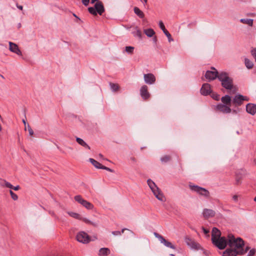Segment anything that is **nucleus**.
Listing matches in <instances>:
<instances>
[{"mask_svg":"<svg viewBox=\"0 0 256 256\" xmlns=\"http://www.w3.org/2000/svg\"><path fill=\"white\" fill-rule=\"evenodd\" d=\"M98 0H91V2H92V4H94V3L96 2H98Z\"/></svg>","mask_w":256,"mask_h":256,"instance_id":"52","label":"nucleus"},{"mask_svg":"<svg viewBox=\"0 0 256 256\" xmlns=\"http://www.w3.org/2000/svg\"><path fill=\"white\" fill-rule=\"evenodd\" d=\"M236 134H240L239 132H238V131H237V132H236Z\"/></svg>","mask_w":256,"mask_h":256,"instance_id":"62","label":"nucleus"},{"mask_svg":"<svg viewBox=\"0 0 256 256\" xmlns=\"http://www.w3.org/2000/svg\"><path fill=\"white\" fill-rule=\"evenodd\" d=\"M144 82L148 84H152L156 82L155 76L151 73L144 74Z\"/></svg>","mask_w":256,"mask_h":256,"instance_id":"12","label":"nucleus"},{"mask_svg":"<svg viewBox=\"0 0 256 256\" xmlns=\"http://www.w3.org/2000/svg\"><path fill=\"white\" fill-rule=\"evenodd\" d=\"M144 2L145 4H146L147 2V0H144Z\"/></svg>","mask_w":256,"mask_h":256,"instance_id":"59","label":"nucleus"},{"mask_svg":"<svg viewBox=\"0 0 256 256\" xmlns=\"http://www.w3.org/2000/svg\"><path fill=\"white\" fill-rule=\"evenodd\" d=\"M124 230H127L128 232V234L130 236H134V232L127 228H123L121 231H114L112 232V234L114 236H120L122 234L124 233Z\"/></svg>","mask_w":256,"mask_h":256,"instance_id":"22","label":"nucleus"},{"mask_svg":"<svg viewBox=\"0 0 256 256\" xmlns=\"http://www.w3.org/2000/svg\"><path fill=\"white\" fill-rule=\"evenodd\" d=\"M158 25L161 30L163 31L164 33L167 36L168 39V41H172L173 39L171 38L170 34L168 32L166 29L165 26H164V23L162 21H160L158 23Z\"/></svg>","mask_w":256,"mask_h":256,"instance_id":"18","label":"nucleus"},{"mask_svg":"<svg viewBox=\"0 0 256 256\" xmlns=\"http://www.w3.org/2000/svg\"><path fill=\"white\" fill-rule=\"evenodd\" d=\"M242 179V176L241 174H236L235 178L236 184L239 185L241 184Z\"/></svg>","mask_w":256,"mask_h":256,"instance_id":"32","label":"nucleus"},{"mask_svg":"<svg viewBox=\"0 0 256 256\" xmlns=\"http://www.w3.org/2000/svg\"><path fill=\"white\" fill-rule=\"evenodd\" d=\"M21 26V24H18V27L20 28Z\"/></svg>","mask_w":256,"mask_h":256,"instance_id":"60","label":"nucleus"},{"mask_svg":"<svg viewBox=\"0 0 256 256\" xmlns=\"http://www.w3.org/2000/svg\"><path fill=\"white\" fill-rule=\"evenodd\" d=\"M97 158H102V159H103V160H108V158H103V156L100 154H98V157Z\"/></svg>","mask_w":256,"mask_h":256,"instance_id":"46","label":"nucleus"},{"mask_svg":"<svg viewBox=\"0 0 256 256\" xmlns=\"http://www.w3.org/2000/svg\"><path fill=\"white\" fill-rule=\"evenodd\" d=\"M232 200L235 202H238V196L237 195H234L232 196Z\"/></svg>","mask_w":256,"mask_h":256,"instance_id":"45","label":"nucleus"},{"mask_svg":"<svg viewBox=\"0 0 256 256\" xmlns=\"http://www.w3.org/2000/svg\"><path fill=\"white\" fill-rule=\"evenodd\" d=\"M74 200L84 207L88 210H92L94 208V205L90 202L84 200L80 195H77L74 198Z\"/></svg>","mask_w":256,"mask_h":256,"instance_id":"7","label":"nucleus"},{"mask_svg":"<svg viewBox=\"0 0 256 256\" xmlns=\"http://www.w3.org/2000/svg\"><path fill=\"white\" fill-rule=\"evenodd\" d=\"M171 158L168 156H165L163 158H161L160 160H170Z\"/></svg>","mask_w":256,"mask_h":256,"instance_id":"44","label":"nucleus"},{"mask_svg":"<svg viewBox=\"0 0 256 256\" xmlns=\"http://www.w3.org/2000/svg\"><path fill=\"white\" fill-rule=\"evenodd\" d=\"M251 54L254 56L256 61V48L251 50Z\"/></svg>","mask_w":256,"mask_h":256,"instance_id":"41","label":"nucleus"},{"mask_svg":"<svg viewBox=\"0 0 256 256\" xmlns=\"http://www.w3.org/2000/svg\"><path fill=\"white\" fill-rule=\"evenodd\" d=\"M232 112H233L234 113V114H236V112H236V110H232Z\"/></svg>","mask_w":256,"mask_h":256,"instance_id":"54","label":"nucleus"},{"mask_svg":"<svg viewBox=\"0 0 256 256\" xmlns=\"http://www.w3.org/2000/svg\"><path fill=\"white\" fill-rule=\"evenodd\" d=\"M153 41H154V42H155V43L156 42V41H157V38H156V36H155V37H154V38H153Z\"/></svg>","mask_w":256,"mask_h":256,"instance_id":"51","label":"nucleus"},{"mask_svg":"<svg viewBox=\"0 0 256 256\" xmlns=\"http://www.w3.org/2000/svg\"><path fill=\"white\" fill-rule=\"evenodd\" d=\"M202 230L204 232V234L206 235H207L208 236H209V230H207L206 228H204V227H202Z\"/></svg>","mask_w":256,"mask_h":256,"instance_id":"42","label":"nucleus"},{"mask_svg":"<svg viewBox=\"0 0 256 256\" xmlns=\"http://www.w3.org/2000/svg\"><path fill=\"white\" fill-rule=\"evenodd\" d=\"M90 162L96 168L104 169L110 172H113L112 169L102 165L98 161H90Z\"/></svg>","mask_w":256,"mask_h":256,"instance_id":"17","label":"nucleus"},{"mask_svg":"<svg viewBox=\"0 0 256 256\" xmlns=\"http://www.w3.org/2000/svg\"><path fill=\"white\" fill-rule=\"evenodd\" d=\"M134 30L132 32L134 36L138 37L139 38H142V32L140 30L138 29V26H136L134 28Z\"/></svg>","mask_w":256,"mask_h":256,"instance_id":"26","label":"nucleus"},{"mask_svg":"<svg viewBox=\"0 0 256 256\" xmlns=\"http://www.w3.org/2000/svg\"><path fill=\"white\" fill-rule=\"evenodd\" d=\"M110 251L108 248H102L100 249L98 252L99 256H107L110 254Z\"/></svg>","mask_w":256,"mask_h":256,"instance_id":"23","label":"nucleus"},{"mask_svg":"<svg viewBox=\"0 0 256 256\" xmlns=\"http://www.w3.org/2000/svg\"><path fill=\"white\" fill-rule=\"evenodd\" d=\"M88 160H94L92 158H90Z\"/></svg>","mask_w":256,"mask_h":256,"instance_id":"58","label":"nucleus"},{"mask_svg":"<svg viewBox=\"0 0 256 256\" xmlns=\"http://www.w3.org/2000/svg\"><path fill=\"white\" fill-rule=\"evenodd\" d=\"M20 189V186L18 185V186H14V190H19Z\"/></svg>","mask_w":256,"mask_h":256,"instance_id":"47","label":"nucleus"},{"mask_svg":"<svg viewBox=\"0 0 256 256\" xmlns=\"http://www.w3.org/2000/svg\"><path fill=\"white\" fill-rule=\"evenodd\" d=\"M9 186H8L7 187L8 188H10L14 190V186L10 183L9 184Z\"/></svg>","mask_w":256,"mask_h":256,"instance_id":"50","label":"nucleus"},{"mask_svg":"<svg viewBox=\"0 0 256 256\" xmlns=\"http://www.w3.org/2000/svg\"><path fill=\"white\" fill-rule=\"evenodd\" d=\"M22 122L25 126L24 130H26V121L24 120H22Z\"/></svg>","mask_w":256,"mask_h":256,"instance_id":"49","label":"nucleus"},{"mask_svg":"<svg viewBox=\"0 0 256 256\" xmlns=\"http://www.w3.org/2000/svg\"><path fill=\"white\" fill-rule=\"evenodd\" d=\"M240 21L244 23L248 24L250 26H252L253 24V20L248 18H242Z\"/></svg>","mask_w":256,"mask_h":256,"instance_id":"31","label":"nucleus"},{"mask_svg":"<svg viewBox=\"0 0 256 256\" xmlns=\"http://www.w3.org/2000/svg\"><path fill=\"white\" fill-rule=\"evenodd\" d=\"M10 194L12 198L14 200H16L18 199V196L16 194H14L12 190H10Z\"/></svg>","mask_w":256,"mask_h":256,"instance_id":"38","label":"nucleus"},{"mask_svg":"<svg viewBox=\"0 0 256 256\" xmlns=\"http://www.w3.org/2000/svg\"><path fill=\"white\" fill-rule=\"evenodd\" d=\"M76 141L77 142L78 144H80L82 146L88 149L90 148V146L86 144V143L82 139L80 138H76Z\"/></svg>","mask_w":256,"mask_h":256,"instance_id":"28","label":"nucleus"},{"mask_svg":"<svg viewBox=\"0 0 256 256\" xmlns=\"http://www.w3.org/2000/svg\"><path fill=\"white\" fill-rule=\"evenodd\" d=\"M26 128H28L29 134L30 136H32L34 134V131L28 124Z\"/></svg>","mask_w":256,"mask_h":256,"instance_id":"40","label":"nucleus"},{"mask_svg":"<svg viewBox=\"0 0 256 256\" xmlns=\"http://www.w3.org/2000/svg\"><path fill=\"white\" fill-rule=\"evenodd\" d=\"M140 94L141 96L144 100H146L150 96V94L148 90V86L146 85H144L141 87L140 89Z\"/></svg>","mask_w":256,"mask_h":256,"instance_id":"14","label":"nucleus"},{"mask_svg":"<svg viewBox=\"0 0 256 256\" xmlns=\"http://www.w3.org/2000/svg\"><path fill=\"white\" fill-rule=\"evenodd\" d=\"M202 214L205 218H208L214 216L215 212L211 209L204 208L203 210Z\"/></svg>","mask_w":256,"mask_h":256,"instance_id":"20","label":"nucleus"},{"mask_svg":"<svg viewBox=\"0 0 256 256\" xmlns=\"http://www.w3.org/2000/svg\"><path fill=\"white\" fill-rule=\"evenodd\" d=\"M16 7L18 8L19 10H22V8H23V7L22 6H20L18 5V4H16Z\"/></svg>","mask_w":256,"mask_h":256,"instance_id":"48","label":"nucleus"},{"mask_svg":"<svg viewBox=\"0 0 256 256\" xmlns=\"http://www.w3.org/2000/svg\"><path fill=\"white\" fill-rule=\"evenodd\" d=\"M170 256H174V254H170Z\"/></svg>","mask_w":256,"mask_h":256,"instance_id":"61","label":"nucleus"},{"mask_svg":"<svg viewBox=\"0 0 256 256\" xmlns=\"http://www.w3.org/2000/svg\"><path fill=\"white\" fill-rule=\"evenodd\" d=\"M184 242L191 249L198 250L202 248L200 245L189 237L186 236L184 238Z\"/></svg>","mask_w":256,"mask_h":256,"instance_id":"10","label":"nucleus"},{"mask_svg":"<svg viewBox=\"0 0 256 256\" xmlns=\"http://www.w3.org/2000/svg\"><path fill=\"white\" fill-rule=\"evenodd\" d=\"M210 96L213 99L216 100H218L220 98V95L216 93H212Z\"/></svg>","mask_w":256,"mask_h":256,"instance_id":"39","label":"nucleus"},{"mask_svg":"<svg viewBox=\"0 0 256 256\" xmlns=\"http://www.w3.org/2000/svg\"><path fill=\"white\" fill-rule=\"evenodd\" d=\"M80 220H82L85 223H86L87 224H91V225H92V226H98V222H92V220H88L87 218H81Z\"/></svg>","mask_w":256,"mask_h":256,"instance_id":"25","label":"nucleus"},{"mask_svg":"<svg viewBox=\"0 0 256 256\" xmlns=\"http://www.w3.org/2000/svg\"><path fill=\"white\" fill-rule=\"evenodd\" d=\"M254 201L256 202V196L254 197Z\"/></svg>","mask_w":256,"mask_h":256,"instance_id":"57","label":"nucleus"},{"mask_svg":"<svg viewBox=\"0 0 256 256\" xmlns=\"http://www.w3.org/2000/svg\"><path fill=\"white\" fill-rule=\"evenodd\" d=\"M212 244L219 250L224 249V236H221V232L216 228H214L212 232Z\"/></svg>","mask_w":256,"mask_h":256,"instance_id":"3","label":"nucleus"},{"mask_svg":"<svg viewBox=\"0 0 256 256\" xmlns=\"http://www.w3.org/2000/svg\"><path fill=\"white\" fill-rule=\"evenodd\" d=\"M244 246V241L240 237H235L231 233L228 234L225 238V256H236L243 255L250 249L249 246Z\"/></svg>","mask_w":256,"mask_h":256,"instance_id":"1","label":"nucleus"},{"mask_svg":"<svg viewBox=\"0 0 256 256\" xmlns=\"http://www.w3.org/2000/svg\"><path fill=\"white\" fill-rule=\"evenodd\" d=\"M248 100V97L240 94L236 95L232 100L230 96L225 95V113H230L232 111L230 106H234L236 107L240 106L243 101Z\"/></svg>","mask_w":256,"mask_h":256,"instance_id":"2","label":"nucleus"},{"mask_svg":"<svg viewBox=\"0 0 256 256\" xmlns=\"http://www.w3.org/2000/svg\"><path fill=\"white\" fill-rule=\"evenodd\" d=\"M144 34L148 37H152L154 34L155 32L152 28H148L144 30Z\"/></svg>","mask_w":256,"mask_h":256,"instance_id":"29","label":"nucleus"},{"mask_svg":"<svg viewBox=\"0 0 256 256\" xmlns=\"http://www.w3.org/2000/svg\"><path fill=\"white\" fill-rule=\"evenodd\" d=\"M220 254H222V256H224V252H220Z\"/></svg>","mask_w":256,"mask_h":256,"instance_id":"53","label":"nucleus"},{"mask_svg":"<svg viewBox=\"0 0 256 256\" xmlns=\"http://www.w3.org/2000/svg\"><path fill=\"white\" fill-rule=\"evenodd\" d=\"M156 198L161 202H164L165 198L159 188L152 192Z\"/></svg>","mask_w":256,"mask_h":256,"instance_id":"19","label":"nucleus"},{"mask_svg":"<svg viewBox=\"0 0 256 256\" xmlns=\"http://www.w3.org/2000/svg\"><path fill=\"white\" fill-rule=\"evenodd\" d=\"M88 12L96 16L97 14L102 15L104 12V8L103 4L101 2H98L94 4V7H90L88 8Z\"/></svg>","mask_w":256,"mask_h":256,"instance_id":"5","label":"nucleus"},{"mask_svg":"<svg viewBox=\"0 0 256 256\" xmlns=\"http://www.w3.org/2000/svg\"><path fill=\"white\" fill-rule=\"evenodd\" d=\"M213 70H207L205 74L206 78L208 80L211 81L218 78V80L221 82L222 86L224 87V74L222 73L220 75H218V71L215 68L212 67Z\"/></svg>","mask_w":256,"mask_h":256,"instance_id":"4","label":"nucleus"},{"mask_svg":"<svg viewBox=\"0 0 256 256\" xmlns=\"http://www.w3.org/2000/svg\"><path fill=\"white\" fill-rule=\"evenodd\" d=\"M244 64L246 67L248 69L252 68L254 66L252 62L247 58L244 59Z\"/></svg>","mask_w":256,"mask_h":256,"instance_id":"30","label":"nucleus"},{"mask_svg":"<svg viewBox=\"0 0 256 256\" xmlns=\"http://www.w3.org/2000/svg\"><path fill=\"white\" fill-rule=\"evenodd\" d=\"M210 85L208 83L202 84L200 89V93L203 96H208L211 93Z\"/></svg>","mask_w":256,"mask_h":256,"instance_id":"13","label":"nucleus"},{"mask_svg":"<svg viewBox=\"0 0 256 256\" xmlns=\"http://www.w3.org/2000/svg\"><path fill=\"white\" fill-rule=\"evenodd\" d=\"M90 2V0H82V2L84 5L87 6Z\"/></svg>","mask_w":256,"mask_h":256,"instance_id":"43","label":"nucleus"},{"mask_svg":"<svg viewBox=\"0 0 256 256\" xmlns=\"http://www.w3.org/2000/svg\"><path fill=\"white\" fill-rule=\"evenodd\" d=\"M220 99L222 104H218L214 108V110L217 112H224V96H222Z\"/></svg>","mask_w":256,"mask_h":256,"instance_id":"21","label":"nucleus"},{"mask_svg":"<svg viewBox=\"0 0 256 256\" xmlns=\"http://www.w3.org/2000/svg\"><path fill=\"white\" fill-rule=\"evenodd\" d=\"M0 76L1 78H4V76L2 74H0Z\"/></svg>","mask_w":256,"mask_h":256,"instance_id":"55","label":"nucleus"},{"mask_svg":"<svg viewBox=\"0 0 256 256\" xmlns=\"http://www.w3.org/2000/svg\"><path fill=\"white\" fill-rule=\"evenodd\" d=\"M9 45H10V50L11 52H12L19 56H21L22 54V52L19 49L17 44H14L12 42H9Z\"/></svg>","mask_w":256,"mask_h":256,"instance_id":"16","label":"nucleus"},{"mask_svg":"<svg viewBox=\"0 0 256 256\" xmlns=\"http://www.w3.org/2000/svg\"><path fill=\"white\" fill-rule=\"evenodd\" d=\"M50 214H51L52 215H54V212H52V213H50Z\"/></svg>","mask_w":256,"mask_h":256,"instance_id":"63","label":"nucleus"},{"mask_svg":"<svg viewBox=\"0 0 256 256\" xmlns=\"http://www.w3.org/2000/svg\"><path fill=\"white\" fill-rule=\"evenodd\" d=\"M2 128L1 126V125L0 124V131H2Z\"/></svg>","mask_w":256,"mask_h":256,"instance_id":"56","label":"nucleus"},{"mask_svg":"<svg viewBox=\"0 0 256 256\" xmlns=\"http://www.w3.org/2000/svg\"><path fill=\"white\" fill-rule=\"evenodd\" d=\"M246 111L248 113L252 116L256 114V104L252 103H248L246 105Z\"/></svg>","mask_w":256,"mask_h":256,"instance_id":"15","label":"nucleus"},{"mask_svg":"<svg viewBox=\"0 0 256 256\" xmlns=\"http://www.w3.org/2000/svg\"><path fill=\"white\" fill-rule=\"evenodd\" d=\"M248 255L247 256H254L256 254V249L254 248H250V249L246 252H248Z\"/></svg>","mask_w":256,"mask_h":256,"instance_id":"35","label":"nucleus"},{"mask_svg":"<svg viewBox=\"0 0 256 256\" xmlns=\"http://www.w3.org/2000/svg\"><path fill=\"white\" fill-rule=\"evenodd\" d=\"M68 214L72 217L76 219L80 220L81 217L80 214L78 213L74 212H68Z\"/></svg>","mask_w":256,"mask_h":256,"instance_id":"33","label":"nucleus"},{"mask_svg":"<svg viewBox=\"0 0 256 256\" xmlns=\"http://www.w3.org/2000/svg\"><path fill=\"white\" fill-rule=\"evenodd\" d=\"M255 164L256 165V164Z\"/></svg>","mask_w":256,"mask_h":256,"instance_id":"64","label":"nucleus"},{"mask_svg":"<svg viewBox=\"0 0 256 256\" xmlns=\"http://www.w3.org/2000/svg\"><path fill=\"white\" fill-rule=\"evenodd\" d=\"M147 183L152 192L158 188L156 184L150 179L148 180Z\"/></svg>","mask_w":256,"mask_h":256,"instance_id":"24","label":"nucleus"},{"mask_svg":"<svg viewBox=\"0 0 256 256\" xmlns=\"http://www.w3.org/2000/svg\"><path fill=\"white\" fill-rule=\"evenodd\" d=\"M134 47L132 46H126L125 50L128 54H132L134 52Z\"/></svg>","mask_w":256,"mask_h":256,"instance_id":"36","label":"nucleus"},{"mask_svg":"<svg viewBox=\"0 0 256 256\" xmlns=\"http://www.w3.org/2000/svg\"><path fill=\"white\" fill-rule=\"evenodd\" d=\"M76 238L78 242L84 244H88L90 241V237L86 232L83 231L78 232Z\"/></svg>","mask_w":256,"mask_h":256,"instance_id":"9","label":"nucleus"},{"mask_svg":"<svg viewBox=\"0 0 256 256\" xmlns=\"http://www.w3.org/2000/svg\"><path fill=\"white\" fill-rule=\"evenodd\" d=\"M110 86L111 90L112 91L116 92L118 90L119 86L118 84L113 83H110Z\"/></svg>","mask_w":256,"mask_h":256,"instance_id":"37","label":"nucleus"},{"mask_svg":"<svg viewBox=\"0 0 256 256\" xmlns=\"http://www.w3.org/2000/svg\"><path fill=\"white\" fill-rule=\"evenodd\" d=\"M190 187L192 190L196 192L199 194L202 195L206 198H208L210 196L209 192L204 188L194 185H190Z\"/></svg>","mask_w":256,"mask_h":256,"instance_id":"8","label":"nucleus"},{"mask_svg":"<svg viewBox=\"0 0 256 256\" xmlns=\"http://www.w3.org/2000/svg\"><path fill=\"white\" fill-rule=\"evenodd\" d=\"M225 89L230 90L232 94H235L237 90V88L233 84L232 78L229 77L225 72Z\"/></svg>","mask_w":256,"mask_h":256,"instance_id":"6","label":"nucleus"},{"mask_svg":"<svg viewBox=\"0 0 256 256\" xmlns=\"http://www.w3.org/2000/svg\"><path fill=\"white\" fill-rule=\"evenodd\" d=\"M10 182L3 179H0V186L2 187L10 186Z\"/></svg>","mask_w":256,"mask_h":256,"instance_id":"34","label":"nucleus"},{"mask_svg":"<svg viewBox=\"0 0 256 256\" xmlns=\"http://www.w3.org/2000/svg\"><path fill=\"white\" fill-rule=\"evenodd\" d=\"M134 13L140 18H144V12L138 7H134Z\"/></svg>","mask_w":256,"mask_h":256,"instance_id":"27","label":"nucleus"},{"mask_svg":"<svg viewBox=\"0 0 256 256\" xmlns=\"http://www.w3.org/2000/svg\"><path fill=\"white\" fill-rule=\"evenodd\" d=\"M154 236L158 239L160 243L164 244L166 247L176 250V246L170 242L166 240L162 236L156 232L154 233Z\"/></svg>","mask_w":256,"mask_h":256,"instance_id":"11","label":"nucleus"}]
</instances>
